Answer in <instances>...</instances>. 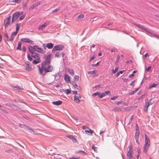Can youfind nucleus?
<instances>
[{"instance_id":"nucleus-1","label":"nucleus","mask_w":159,"mask_h":159,"mask_svg":"<svg viewBox=\"0 0 159 159\" xmlns=\"http://www.w3.org/2000/svg\"><path fill=\"white\" fill-rule=\"evenodd\" d=\"M41 67L45 73L51 72L53 70V66L50 65L47 66L43 64H41Z\"/></svg>"},{"instance_id":"nucleus-2","label":"nucleus","mask_w":159,"mask_h":159,"mask_svg":"<svg viewBox=\"0 0 159 159\" xmlns=\"http://www.w3.org/2000/svg\"><path fill=\"white\" fill-rule=\"evenodd\" d=\"M22 14L23 12L22 11H18L14 13L12 16L11 22V24L16 21L17 19Z\"/></svg>"},{"instance_id":"nucleus-3","label":"nucleus","mask_w":159,"mask_h":159,"mask_svg":"<svg viewBox=\"0 0 159 159\" xmlns=\"http://www.w3.org/2000/svg\"><path fill=\"white\" fill-rule=\"evenodd\" d=\"M64 48V47L62 45H57L54 47L52 51L54 52L56 51L62 50Z\"/></svg>"},{"instance_id":"nucleus-4","label":"nucleus","mask_w":159,"mask_h":159,"mask_svg":"<svg viewBox=\"0 0 159 159\" xmlns=\"http://www.w3.org/2000/svg\"><path fill=\"white\" fill-rule=\"evenodd\" d=\"M133 152V148L132 146H130L129 148V151L127 154V156L128 159H132V154Z\"/></svg>"},{"instance_id":"nucleus-5","label":"nucleus","mask_w":159,"mask_h":159,"mask_svg":"<svg viewBox=\"0 0 159 159\" xmlns=\"http://www.w3.org/2000/svg\"><path fill=\"white\" fill-rule=\"evenodd\" d=\"M33 49L39 53H44V51H43L42 48L39 47L37 45H34L33 46Z\"/></svg>"},{"instance_id":"nucleus-6","label":"nucleus","mask_w":159,"mask_h":159,"mask_svg":"<svg viewBox=\"0 0 159 159\" xmlns=\"http://www.w3.org/2000/svg\"><path fill=\"white\" fill-rule=\"evenodd\" d=\"M11 17V16H10L9 17H8L4 20V25L5 28L8 27L11 24L10 21Z\"/></svg>"},{"instance_id":"nucleus-7","label":"nucleus","mask_w":159,"mask_h":159,"mask_svg":"<svg viewBox=\"0 0 159 159\" xmlns=\"http://www.w3.org/2000/svg\"><path fill=\"white\" fill-rule=\"evenodd\" d=\"M133 24L136 26H137L138 28L142 29L145 31L147 33H150V31L148 30V29L143 27L141 25L139 24H137L135 23H133Z\"/></svg>"},{"instance_id":"nucleus-8","label":"nucleus","mask_w":159,"mask_h":159,"mask_svg":"<svg viewBox=\"0 0 159 159\" xmlns=\"http://www.w3.org/2000/svg\"><path fill=\"white\" fill-rule=\"evenodd\" d=\"M133 24L136 26H137L138 28L142 29L145 31L147 33H150V31L148 30V29L143 27L141 25L139 24H137L135 23H133Z\"/></svg>"},{"instance_id":"nucleus-9","label":"nucleus","mask_w":159,"mask_h":159,"mask_svg":"<svg viewBox=\"0 0 159 159\" xmlns=\"http://www.w3.org/2000/svg\"><path fill=\"white\" fill-rule=\"evenodd\" d=\"M51 57V54H48L46 57L44 63H42V64H43L44 65L48 66L50 65V58Z\"/></svg>"},{"instance_id":"nucleus-10","label":"nucleus","mask_w":159,"mask_h":159,"mask_svg":"<svg viewBox=\"0 0 159 159\" xmlns=\"http://www.w3.org/2000/svg\"><path fill=\"white\" fill-rule=\"evenodd\" d=\"M25 69L28 71H31L33 70V69L30 66L29 63L28 61L25 62Z\"/></svg>"},{"instance_id":"nucleus-11","label":"nucleus","mask_w":159,"mask_h":159,"mask_svg":"<svg viewBox=\"0 0 159 159\" xmlns=\"http://www.w3.org/2000/svg\"><path fill=\"white\" fill-rule=\"evenodd\" d=\"M81 96L80 94H77L76 95L74 96V100L75 102L77 103H79L80 102V99L81 98Z\"/></svg>"},{"instance_id":"nucleus-12","label":"nucleus","mask_w":159,"mask_h":159,"mask_svg":"<svg viewBox=\"0 0 159 159\" xmlns=\"http://www.w3.org/2000/svg\"><path fill=\"white\" fill-rule=\"evenodd\" d=\"M139 131L138 129L136 130V132L135 134V138L136 141V142L139 144Z\"/></svg>"},{"instance_id":"nucleus-13","label":"nucleus","mask_w":159,"mask_h":159,"mask_svg":"<svg viewBox=\"0 0 159 159\" xmlns=\"http://www.w3.org/2000/svg\"><path fill=\"white\" fill-rule=\"evenodd\" d=\"M40 2H37L34 3L32 5H31L29 8V10H31L34 8L35 7L38 6L40 4Z\"/></svg>"},{"instance_id":"nucleus-14","label":"nucleus","mask_w":159,"mask_h":159,"mask_svg":"<svg viewBox=\"0 0 159 159\" xmlns=\"http://www.w3.org/2000/svg\"><path fill=\"white\" fill-rule=\"evenodd\" d=\"M66 71H67L71 76H73L74 75V71L72 69H70L69 68H67Z\"/></svg>"},{"instance_id":"nucleus-15","label":"nucleus","mask_w":159,"mask_h":159,"mask_svg":"<svg viewBox=\"0 0 159 159\" xmlns=\"http://www.w3.org/2000/svg\"><path fill=\"white\" fill-rule=\"evenodd\" d=\"M150 144L145 143L143 149V151L145 153H146L148 149Z\"/></svg>"},{"instance_id":"nucleus-16","label":"nucleus","mask_w":159,"mask_h":159,"mask_svg":"<svg viewBox=\"0 0 159 159\" xmlns=\"http://www.w3.org/2000/svg\"><path fill=\"white\" fill-rule=\"evenodd\" d=\"M64 80L67 83H68L70 81V77L67 74H65L64 75Z\"/></svg>"},{"instance_id":"nucleus-17","label":"nucleus","mask_w":159,"mask_h":159,"mask_svg":"<svg viewBox=\"0 0 159 159\" xmlns=\"http://www.w3.org/2000/svg\"><path fill=\"white\" fill-rule=\"evenodd\" d=\"M39 54L37 53L34 52L32 54V56L36 59L37 60H39L40 59L39 57Z\"/></svg>"},{"instance_id":"nucleus-18","label":"nucleus","mask_w":159,"mask_h":159,"mask_svg":"<svg viewBox=\"0 0 159 159\" xmlns=\"http://www.w3.org/2000/svg\"><path fill=\"white\" fill-rule=\"evenodd\" d=\"M145 143L150 144V139L149 137L147 136L146 134H145Z\"/></svg>"},{"instance_id":"nucleus-19","label":"nucleus","mask_w":159,"mask_h":159,"mask_svg":"<svg viewBox=\"0 0 159 159\" xmlns=\"http://www.w3.org/2000/svg\"><path fill=\"white\" fill-rule=\"evenodd\" d=\"M150 105H151V104H150V102H147L145 104V106L144 109V111H145L146 112L147 111L148 107Z\"/></svg>"},{"instance_id":"nucleus-20","label":"nucleus","mask_w":159,"mask_h":159,"mask_svg":"<svg viewBox=\"0 0 159 159\" xmlns=\"http://www.w3.org/2000/svg\"><path fill=\"white\" fill-rule=\"evenodd\" d=\"M48 25V23L45 22L43 24L41 25L39 27V30H42L43 28H44L46 26H47Z\"/></svg>"},{"instance_id":"nucleus-21","label":"nucleus","mask_w":159,"mask_h":159,"mask_svg":"<svg viewBox=\"0 0 159 159\" xmlns=\"http://www.w3.org/2000/svg\"><path fill=\"white\" fill-rule=\"evenodd\" d=\"M62 103V102L60 100H58L57 101L53 102H52V103L55 105H61Z\"/></svg>"},{"instance_id":"nucleus-22","label":"nucleus","mask_w":159,"mask_h":159,"mask_svg":"<svg viewBox=\"0 0 159 159\" xmlns=\"http://www.w3.org/2000/svg\"><path fill=\"white\" fill-rule=\"evenodd\" d=\"M16 32H12L11 35V38L9 40H13L14 39V36H16L17 34Z\"/></svg>"},{"instance_id":"nucleus-23","label":"nucleus","mask_w":159,"mask_h":159,"mask_svg":"<svg viewBox=\"0 0 159 159\" xmlns=\"http://www.w3.org/2000/svg\"><path fill=\"white\" fill-rule=\"evenodd\" d=\"M21 25V24L20 23H18L16 25V32L18 33L19 30V28Z\"/></svg>"},{"instance_id":"nucleus-24","label":"nucleus","mask_w":159,"mask_h":159,"mask_svg":"<svg viewBox=\"0 0 159 159\" xmlns=\"http://www.w3.org/2000/svg\"><path fill=\"white\" fill-rule=\"evenodd\" d=\"M89 129V130H85V132L87 134H88L89 133H90L91 135H92V134L93 133V131L91 130V129L88 128Z\"/></svg>"},{"instance_id":"nucleus-25","label":"nucleus","mask_w":159,"mask_h":159,"mask_svg":"<svg viewBox=\"0 0 159 159\" xmlns=\"http://www.w3.org/2000/svg\"><path fill=\"white\" fill-rule=\"evenodd\" d=\"M53 45L52 43H47L46 45V47L49 49H51L52 48Z\"/></svg>"},{"instance_id":"nucleus-26","label":"nucleus","mask_w":159,"mask_h":159,"mask_svg":"<svg viewBox=\"0 0 159 159\" xmlns=\"http://www.w3.org/2000/svg\"><path fill=\"white\" fill-rule=\"evenodd\" d=\"M121 110V109L119 107H116L112 110V111L114 112L119 111Z\"/></svg>"},{"instance_id":"nucleus-27","label":"nucleus","mask_w":159,"mask_h":159,"mask_svg":"<svg viewBox=\"0 0 159 159\" xmlns=\"http://www.w3.org/2000/svg\"><path fill=\"white\" fill-rule=\"evenodd\" d=\"M21 42L20 41L18 43V46L17 47V50H21Z\"/></svg>"},{"instance_id":"nucleus-28","label":"nucleus","mask_w":159,"mask_h":159,"mask_svg":"<svg viewBox=\"0 0 159 159\" xmlns=\"http://www.w3.org/2000/svg\"><path fill=\"white\" fill-rule=\"evenodd\" d=\"M72 85H73V87L75 88V89H78V90H80V88L76 84L73 83L72 84Z\"/></svg>"},{"instance_id":"nucleus-29","label":"nucleus","mask_w":159,"mask_h":159,"mask_svg":"<svg viewBox=\"0 0 159 159\" xmlns=\"http://www.w3.org/2000/svg\"><path fill=\"white\" fill-rule=\"evenodd\" d=\"M97 71L96 70H94L93 71H90L88 72V74L94 75L96 73Z\"/></svg>"},{"instance_id":"nucleus-30","label":"nucleus","mask_w":159,"mask_h":159,"mask_svg":"<svg viewBox=\"0 0 159 159\" xmlns=\"http://www.w3.org/2000/svg\"><path fill=\"white\" fill-rule=\"evenodd\" d=\"M101 92H97L95 93H93L92 94V95L94 97L96 96H98L100 98Z\"/></svg>"},{"instance_id":"nucleus-31","label":"nucleus","mask_w":159,"mask_h":159,"mask_svg":"<svg viewBox=\"0 0 159 159\" xmlns=\"http://www.w3.org/2000/svg\"><path fill=\"white\" fill-rule=\"evenodd\" d=\"M84 17V16L83 14H80L77 17V19L78 20V19L81 20Z\"/></svg>"},{"instance_id":"nucleus-32","label":"nucleus","mask_w":159,"mask_h":159,"mask_svg":"<svg viewBox=\"0 0 159 159\" xmlns=\"http://www.w3.org/2000/svg\"><path fill=\"white\" fill-rule=\"evenodd\" d=\"M64 92L66 94H69L71 92V90L70 89H65L64 90Z\"/></svg>"},{"instance_id":"nucleus-33","label":"nucleus","mask_w":159,"mask_h":159,"mask_svg":"<svg viewBox=\"0 0 159 159\" xmlns=\"http://www.w3.org/2000/svg\"><path fill=\"white\" fill-rule=\"evenodd\" d=\"M149 33L150 34H151L153 36L157 37V38L158 39H159V36H158V35L156 34H155L153 32H151V31H150V33Z\"/></svg>"},{"instance_id":"nucleus-34","label":"nucleus","mask_w":159,"mask_h":159,"mask_svg":"<svg viewBox=\"0 0 159 159\" xmlns=\"http://www.w3.org/2000/svg\"><path fill=\"white\" fill-rule=\"evenodd\" d=\"M34 60L33 61V63L35 65L39 63L41 61L40 59H39V60Z\"/></svg>"},{"instance_id":"nucleus-35","label":"nucleus","mask_w":159,"mask_h":159,"mask_svg":"<svg viewBox=\"0 0 159 159\" xmlns=\"http://www.w3.org/2000/svg\"><path fill=\"white\" fill-rule=\"evenodd\" d=\"M27 129L29 130L30 131V132H31V133L33 132L34 134H36V133L31 128H30L29 127H28V128H27L26 129Z\"/></svg>"},{"instance_id":"nucleus-36","label":"nucleus","mask_w":159,"mask_h":159,"mask_svg":"<svg viewBox=\"0 0 159 159\" xmlns=\"http://www.w3.org/2000/svg\"><path fill=\"white\" fill-rule=\"evenodd\" d=\"M39 72L40 74H43V70L42 68L41 69L40 66H39Z\"/></svg>"},{"instance_id":"nucleus-37","label":"nucleus","mask_w":159,"mask_h":159,"mask_svg":"<svg viewBox=\"0 0 159 159\" xmlns=\"http://www.w3.org/2000/svg\"><path fill=\"white\" fill-rule=\"evenodd\" d=\"M20 126L22 128H23L26 129L28 127L26 125H22V124H20Z\"/></svg>"},{"instance_id":"nucleus-38","label":"nucleus","mask_w":159,"mask_h":159,"mask_svg":"<svg viewBox=\"0 0 159 159\" xmlns=\"http://www.w3.org/2000/svg\"><path fill=\"white\" fill-rule=\"evenodd\" d=\"M118 70V67H116L115 68V70H112V73L113 74H114L116 73Z\"/></svg>"},{"instance_id":"nucleus-39","label":"nucleus","mask_w":159,"mask_h":159,"mask_svg":"<svg viewBox=\"0 0 159 159\" xmlns=\"http://www.w3.org/2000/svg\"><path fill=\"white\" fill-rule=\"evenodd\" d=\"M60 156V155L58 154L55 155L54 156V158L55 159H60L61 158V157H59Z\"/></svg>"},{"instance_id":"nucleus-40","label":"nucleus","mask_w":159,"mask_h":159,"mask_svg":"<svg viewBox=\"0 0 159 159\" xmlns=\"http://www.w3.org/2000/svg\"><path fill=\"white\" fill-rule=\"evenodd\" d=\"M79 76L77 75H75L74 76V79L76 81H78L79 80Z\"/></svg>"},{"instance_id":"nucleus-41","label":"nucleus","mask_w":159,"mask_h":159,"mask_svg":"<svg viewBox=\"0 0 159 159\" xmlns=\"http://www.w3.org/2000/svg\"><path fill=\"white\" fill-rule=\"evenodd\" d=\"M157 85V84H153L151 86H149V89H151V88H153V87H156Z\"/></svg>"},{"instance_id":"nucleus-42","label":"nucleus","mask_w":159,"mask_h":159,"mask_svg":"<svg viewBox=\"0 0 159 159\" xmlns=\"http://www.w3.org/2000/svg\"><path fill=\"white\" fill-rule=\"evenodd\" d=\"M29 50L32 54V53L34 52L33 50V48L32 47H29Z\"/></svg>"},{"instance_id":"nucleus-43","label":"nucleus","mask_w":159,"mask_h":159,"mask_svg":"<svg viewBox=\"0 0 159 159\" xmlns=\"http://www.w3.org/2000/svg\"><path fill=\"white\" fill-rule=\"evenodd\" d=\"M25 42H28L32 44H34V42L33 40H25Z\"/></svg>"},{"instance_id":"nucleus-44","label":"nucleus","mask_w":159,"mask_h":159,"mask_svg":"<svg viewBox=\"0 0 159 159\" xmlns=\"http://www.w3.org/2000/svg\"><path fill=\"white\" fill-rule=\"evenodd\" d=\"M105 94V93H101V92L100 95V98H102L103 97L106 96V95Z\"/></svg>"},{"instance_id":"nucleus-45","label":"nucleus","mask_w":159,"mask_h":159,"mask_svg":"<svg viewBox=\"0 0 159 159\" xmlns=\"http://www.w3.org/2000/svg\"><path fill=\"white\" fill-rule=\"evenodd\" d=\"M61 55V53L59 52H57L55 54V56L57 57H60V56Z\"/></svg>"},{"instance_id":"nucleus-46","label":"nucleus","mask_w":159,"mask_h":159,"mask_svg":"<svg viewBox=\"0 0 159 159\" xmlns=\"http://www.w3.org/2000/svg\"><path fill=\"white\" fill-rule=\"evenodd\" d=\"M92 148L93 149L94 151H95L96 152H97V151H98V150H97L98 148L97 147L95 146L94 145H93L92 146Z\"/></svg>"},{"instance_id":"nucleus-47","label":"nucleus","mask_w":159,"mask_h":159,"mask_svg":"<svg viewBox=\"0 0 159 159\" xmlns=\"http://www.w3.org/2000/svg\"><path fill=\"white\" fill-rule=\"evenodd\" d=\"M69 137L70 139H72V140H73V141H74L75 142H77L76 139L75 138H74V137H73V136H71L70 137Z\"/></svg>"},{"instance_id":"nucleus-48","label":"nucleus","mask_w":159,"mask_h":159,"mask_svg":"<svg viewBox=\"0 0 159 159\" xmlns=\"http://www.w3.org/2000/svg\"><path fill=\"white\" fill-rule=\"evenodd\" d=\"M12 108L14 109V110H17L18 108V107L17 106L15 105H13L11 107Z\"/></svg>"},{"instance_id":"nucleus-49","label":"nucleus","mask_w":159,"mask_h":159,"mask_svg":"<svg viewBox=\"0 0 159 159\" xmlns=\"http://www.w3.org/2000/svg\"><path fill=\"white\" fill-rule=\"evenodd\" d=\"M115 102L116 103L117 105H119L122 103H124V102L122 101L120 102Z\"/></svg>"},{"instance_id":"nucleus-50","label":"nucleus","mask_w":159,"mask_h":159,"mask_svg":"<svg viewBox=\"0 0 159 159\" xmlns=\"http://www.w3.org/2000/svg\"><path fill=\"white\" fill-rule=\"evenodd\" d=\"M138 90V89H136V90H135L134 91H133V92H131L130 93H129V95H133V94H134V93L137 91Z\"/></svg>"},{"instance_id":"nucleus-51","label":"nucleus","mask_w":159,"mask_h":159,"mask_svg":"<svg viewBox=\"0 0 159 159\" xmlns=\"http://www.w3.org/2000/svg\"><path fill=\"white\" fill-rule=\"evenodd\" d=\"M82 152L83 154H84V155H85L86 154V153L84 152V151H76L75 152V153H79V152Z\"/></svg>"},{"instance_id":"nucleus-52","label":"nucleus","mask_w":159,"mask_h":159,"mask_svg":"<svg viewBox=\"0 0 159 159\" xmlns=\"http://www.w3.org/2000/svg\"><path fill=\"white\" fill-rule=\"evenodd\" d=\"M120 59V57L119 55L118 54L117 55V59L116 61L117 63H118L119 62Z\"/></svg>"},{"instance_id":"nucleus-53","label":"nucleus","mask_w":159,"mask_h":159,"mask_svg":"<svg viewBox=\"0 0 159 159\" xmlns=\"http://www.w3.org/2000/svg\"><path fill=\"white\" fill-rule=\"evenodd\" d=\"M21 2V0H14L13 2H15L16 3H19Z\"/></svg>"},{"instance_id":"nucleus-54","label":"nucleus","mask_w":159,"mask_h":159,"mask_svg":"<svg viewBox=\"0 0 159 159\" xmlns=\"http://www.w3.org/2000/svg\"><path fill=\"white\" fill-rule=\"evenodd\" d=\"M27 58L30 61H31L32 60V58L30 57V54L28 55Z\"/></svg>"},{"instance_id":"nucleus-55","label":"nucleus","mask_w":159,"mask_h":159,"mask_svg":"<svg viewBox=\"0 0 159 159\" xmlns=\"http://www.w3.org/2000/svg\"><path fill=\"white\" fill-rule=\"evenodd\" d=\"M118 97V96H115L113 98H111V100H115L116 99H117Z\"/></svg>"},{"instance_id":"nucleus-56","label":"nucleus","mask_w":159,"mask_h":159,"mask_svg":"<svg viewBox=\"0 0 159 159\" xmlns=\"http://www.w3.org/2000/svg\"><path fill=\"white\" fill-rule=\"evenodd\" d=\"M60 8L59 7L58 8L55 9L53 11L54 12H57V11H58L60 10Z\"/></svg>"},{"instance_id":"nucleus-57","label":"nucleus","mask_w":159,"mask_h":159,"mask_svg":"<svg viewBox=\"0 0 159 159\" xmlns=\"http://www.w3.org/2000/svg\"><path fill=\"white\" fill-rule=\"evenodd\" d=\"M99 64V62H98L96 64H92V66H98Z\"/></svg>"},{"instance_id":"nucleus-58","label":"nucleus","mask_w":159,"mask_h":159,"mask_svg":"<svg viewBox=\"0 0 159 159\" xmlns=\"http://www.w3.org/2000/svg\"><path fill=\"white\" fill-rule=\"evenodd\" d=\"M25 16H21L20 18V20H22L25 18Z\"/></svg>"},{"instance_id":"nucleus-59","label":"nucleus","mask_w":159,"mask_h":159,"mask_svg":"<svg viewBox=\"0 0 159 159\" xmlns=\"http://www.w3.org/2000/svg\"><path fill=\"white\" fill-rule=\"evenodd\" d=\"M16 89L17 90H21V88H20V87H19L18 86H16Z\"/></svg>"},{"instance_id":"nucleus-60","label":"nucleus","mask_w":159,"mask_h":159,"mask_svg":"<svg viewBox=\"0 0 159 159\" xmlns=\"http://www.w3.org/2000/svg\"><path fill=\"white\" fill-rule=\"evenodd\" d=\"M104 93H105V94L106 95V96L107 95H108L109 93H110V92L109 91H106L104 92Z\"/></svg>"},{"instance_id":"nucleus-61","label":"nucleus","mask_w":159,"mask_h":159,"mask_svg":"<svg viewBox=\"0 0 159 159\" xmlns=\"http://www.w3.org/2000/svg\"><path fill=\"white\" fill-rule=\"evenodd\" d=\"M151 66H148V68L147 69H146V70L147 71H149V70L151 69Z\"/></svg>"},{"instance_id":"nucleus-62","label":"nucleus","mask_w":159,"mask_h":159,"mask_svg":"<svg viewBox=\"0 0 159 159\" xmlns=\"http://www.w3.org/2000/svg\"><path fill=\"white\" fill-rule=\"evenodd\" d=\"M72 93L73 94H75H75L77 95L78 94L77 91H72Z\"/></svg>"},{"instance_id":"nucleus-63","label":"nucleus","mask_w":159,"mask_h":159,"mask_svg":"<svg viewBox=\"0 0 159 159\" xmlns=\"http://www.w3.org/2000/svg\"><path fill=\"white\" fill-rule=\"evenodd\" d=\"M134 74L133 73H132L129 76V78H132L134 76Z\"/></svg>"},{"instance_id":"nucleus-64","label":"nucleus","mask_w":159,"mask_h":159,"mask_svg":"<svg viewBox=\"0 0 159 159\" xmlns=\"http://www.w3.org/2000/svg\"><path fill=\"white\" fill-rule=\"evenodd\" d=\"M87 128H88L87 126H83L82 127V129H85Z\"/></svg>"}]
</instances>
